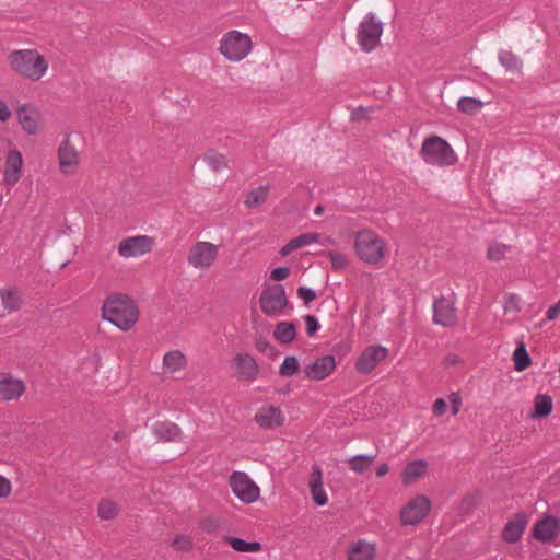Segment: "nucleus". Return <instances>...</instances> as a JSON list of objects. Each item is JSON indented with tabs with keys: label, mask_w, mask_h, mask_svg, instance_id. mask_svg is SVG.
<instances>
[{
	"label": "nucleus",
	"mask_w": 560,
	"mask_h": 560,
	"mask_svg": "<svg viewBox=\"0 0 560 560\" xmlns=\"http://www.w3.org/2000/svg\"><path fill=\"white\" fill-rule=\"evenodd\" d=\"M12 116V113L8 105L0 100V121H7Z\"/></svg>",
	"instance_id": "nucleus-55"
},
{
	"label": "nucleus",
	"mask_w": 560,
	"mask_h": 560,
	"mask_svg": "<svg viewBox=\"0 0 560 560\" xmlns=\"http://www.w3.org/2000/svg\"><path fill=\"white\" fill-rule=\"evenodd\" d=\"M153 434L159 441L179 442L183 439L180 428L171 421H159L152 427Z\"/></svg>",
	"instance_id": "nucleus-23"
},
{
	"label": "nucleus",
	"mask_w": 560,
	"mask_h": 560,
	"mask_svg": "<svg viewBox=\"0 0 560 560\" xmlns=\"http://www.w3.org/2000/svg\"><path fill=\"white\" fill-rule=\"evenodd\" d=\"M224 541L238 552H257L261 550V544L259 541H246L234 536H225Z\"/></svg>",
	"instance_id": "nucleus-30"
},
{
	"label": "nucleus",
	"mask_w": 560,
	"mask_h": 560,
	"mask_svg": "<svg viewBox=\"0 0 560 560\" xmlns=\"http://www.w3.org/2000/svg\"><path fill=\"white\" fill-rule=\"evenodd\" d=\"M282 410L276 406H262L254 416V421L264 430H275L284 423Z\"/></svg>",
	"instance_id": "nucleus-13"
},
{
	"label": "nucleus",
	"mask_w": 560,
	"mask_h": 560,
	"mask_svg": "<svg viewBox=\"0 0 560 560\" xmlns=\"http://www.w3.org/2000/svg\"><path fill=\"white\" fill-rule=\"evenodd\" d=\"M511 250V246L501 244V243H494L489 246L487 257L490 260L499 261L503 259L508 252Z\"/></svg>",
	"instance_id": "nucleus-41"
},
{
	"label": "nucleus",
	"mask_w": 560,
	"mask_h": 560,
	"mask_svg": "<svg viewBox=\"0 0 560 560\" xmlns=\"http://www.w3.org/2000/svg\"><path fill=\"white\" fill-rule=\"evenodd\" d=\"M389 470V467L387 464H382L376 468V476L377 477H384Z\"/></svg>",
	"instance_id": "nucleus-56"
},
{
	"label": "nucleus",
	"mask_w": 560,
	"mask_h": 560,
	"mask_svg": "<svg viewBox=\"0 0 560 560\" xmlns=\"http://www.w3.org/2000/svg\"><path fill=\"white\" fill-rule=\"evenodd\" d=\"M348 560H375V548L364 540H359L350 550Z\"/></svg>",
	"instance_id": "nucleus-28"
},
{
	"label": "nucleus",
	"mask_w": 560,
	"mask_h": 560,
	"mask_svg": "<svg viewBox=\"0 0 560 560\" xmlns=\"http://www.w3.org/2000/svg\"><path fill=\"white\" fill-rule=\"evenodd\" d=\"M433 413L435 416H442L446 411V401L443 398H438L432 407Z\"/></svg>",
	"instance_id": "nucleus-53"
},
{
	"label": "nucleus",
	"mask_w": 560,
	"mask_h": 560,
	"mask_svg": "<svg viewBox=\"0 0 560 560\" xmlns=\"http://www.w3.org/2000/svg\"><path fill=\"white\" fill-rule=\"evenodd\" d=\"M255 347L259 352L266 353L268 357H272L278 353L273 346H271L264 337L255 339Z\"/></svg>",
	"instance_id": "nucleus-44"
},
{
	"label": "nucleus",
	"mask_w": 560,
	"mask_h": 560,
	"mask_svg": "<svg viewBox=\"0 0 560 560\" xmlns=\"http://www.w3.org/2000/svg\"><path fill=\"white\" fill-rule=\"evenodd\" d=\"M58 161L60 171L63 174H71L80 162L79 153L68 138L58 148Z\"/></svg>",
	"instance_id": "nucleus-18"
},
{
	"label": "nucleus",
	"mask_w": 560,
	"mask_h": 560,
	"mask_svg": "<svg viewBox=\"0 0 560 560\" xmlns=\"http://www.w3.org/2000/svg\"><path fill=\"white\" fill-rule=\"evenodd\" d=\"M310 491L317 505L324 506L327 504L328 498L323 488V472L318 465L312 467Z\"/></svg>",
	"instance_id": "nucleus-24"
},
{
	"label": "nucleus",
	"mask_w": 560,
	"mask_h": 560,
	"mask_svg": "<svg viewBox=\"0 0 560 560\" xmlns=\"http://www.w3.org/2000/svg\"><path fill=\"white\" fill-rule=\"evenodd\" d=\"M22 163V154L19 151L12 150L8 153L3 173V182L5 184L13 186L19 182L21 177Z\"/></svg>",
	"instance_id": "nucleus-22"
},
{
	"label": "nucleus",
	"mask_w": 560,
	"mask_h": 560,
	"mask_svg": "<svg viewBox=\"0 0 560 560\" xmlns=\"http://www.w3.org/2000/svg\"><path fill=\"white\" fill-rule=\"evenodd\" d=\"M296 293L306 305L316 299L315 291L307 287H299Z\"/></svg>",
	"instance_id": "nucleus-46"
},
{
	"label": "nucleus",
	"mask_w": 560,
	"mask_h": 560,
	"mask_svg": "<svg viewBox=\"0 0 560 560\" xmlns=\"http://www.w3.org/2000/svg\"><path fill=\"white\" fill-rule=\"evenodd\" d=\"M0 299L3 308L8 313L16 312L21 308L23 303V295L16 287H5L0 289Z\"/></svg>",
	"instance_id": "nucleus-25"
},
{
	"label": "nucleus",
	"mask_w": 560,
	"mask_h": 560,
	"mask_svg": "<svg viewBox=\"0 0 560 560\" xmlns=\"http://www.w3.org/2000/svg\"><path fill=\"white\" fill-rule=\"evenodd\" d=\"M22 380L13 377L10 373H0V400L10 401L19 399L25 393Z\"/></svg>",
	"instance_id": "nucleus-16"
},
{
	"label": "nucleus",
	"mask_w": 560,
	"mask_h": 560,
	"mask_svg": "<svg viewBox=\"0 0 560 560\" xmlns=\"http://www.w3.org/2000/svg\"><path fill=\"white\" fill-rule=\"evenodd\" d=\"M230 486L233 493L244 503H253L259 498V487L243 471H234L230 476Z\"/></svg>",
	"instance_id": "nucleus-9"
},
{
	"label": "nucleus",
	"mask_w": 560,
	"mask_h": 560,
	"mask_svg": "<svg viewBox=\"0 0 560 560\" xmlns=\"http://www.w3.org/2000/svg\"><path fill=\"white\" fill-rule=\"evenodd\" d=\"M16 116L19 124L27 135L37 133L39 113L34 106L30 104L21 105L16 110Z\"/></svg>",
	"instance_id": "nucleus-20"
},
{
	"label": "nucleus",
	"mask_w": 560,
	"mask_h": 560,
	"mask_svg": "<svg viewBox=\"0 0 560 560\" xmlns=\"http://www.w3.org/2000/svg\"><path fill=\"white\" fill-rule=\"evenodd\" d=\"M172 546L178 551H189L192 548V540L186 535H176Z\"/></svg>",
	"instance_id": "nucleus-43"
},
{
	"label": "nucleus",
	"mask_w": 560,
	"mask_h": 560,
	"mask_svg": "<svg viewBox=\"0 0 560 560\" xmlns=\"http://www.w3.org/2000/svg\"><path fill=\"white\" fill-rule=\"evenodd\" d=\"M219 257V247L207 241L196 242L187 253V262L197 270H209Z\"/></svg>",
	"instance_id": "nucleus-7"
},
{
	"label": "nucleus",
	"mask_w": 560,
	"mask_h": 560,
	"mask_svg": "<svg viewBox=\"0 0 560 560\" xmlns=\"http://www.w3.org/2000/svg\"><path fill=\"white\" fill-rule=\"evenodd\" d=\"M325 255L329 258L331 268L334 270H341L346 268L348 260L343 254L334 250H328L325 253Z\"/></svg>",
	"instance_id": "nucleus-42"
},
{
	"label": "nucleus",
	"mask_w": 560,
	"mask_h": 560,
	"mask_svg": "<svg viewBox=\"0 0 560 560\" xmlns=\"http://www.w3.org/2000/svg\"><path fill=\"white\" fill-rule=\"evenodd\" d=\"M552 398L549 395H537L535 398V408L533 418H545L552 411Z\"/></svg>",
	"instance_id": "nucleus-33"
},
{
	"label": "nucleus",
	"mask_w": 560,
	"mask_h": 560,
	"mask_svg": "<svg viewBox=\"0 0 560 560\" xmlns=\"http://www.w3.org/2000/svg\"><path fill=\"white\" fill-rule=\"evenodd\" d=\"M289 275L290 269L288 267H278L271 271L270 278L273 281H282L285 280L289 277Z\"/></svg>",
	"instance_id": "nucleus-49"
},
{
	"label": "nucleus",
	"mask_w": 560,
	"mask_h": 560,
	"mask_svg": "<svg viewBox=\"0 0 560 560\" xmlns=\"http://www.w3.org/2000/svg\"><path fill=\"white\" fill-rule=\"evenodd\" d=\"M250 50V37L238 31H230L220 42V51L230 61H241Z\"/></svg>",
	"instance_id": "nucleus-5"
},
{
	"label": "nucleus",
	"mask_w": 560,
	"mask_h": 560,
	"mask_svg": "<svg viewBox=\"0 0 560 560\" xmlns=\"http://www.w3.org/2000/svg\"><path fill=\"white\" fill-rule=\"evenodd\" d=\"M430 509V500L424 495H418L401 510V523L404 525H417L428 515Z\"/></svg>",
	"instance_id": "nucleus-11"
},
{
	"label": "nucleus",
	"mask_w": 560,
	"mask_h": 560,
	"mask_svg": "<svg viewBox=\"0 0 560 560\" xmlns=\"http://www.w3.org/2000/svg\"><path fill=\"white\" fill-rule=\"evenodd\" d=\"M420 154L425 163L440 167L451 166L457 162V155L452 147L439 136L425 138Z\"/></svg>",
	"instance_id": "nucleus-3"
},
{
	"label": "nucleus",
	"mask_w": 560,
	"mask_h": 560,
	"mask_svg": "<svg viewBox=\"0 0 560 560\" xmlns=\"http://www.w3.org/2000/svg\"><path fill=\"white\" fill-rule=\"evenodd\" d=\"M320 234L318 233H304L295 238L290 240L279 252L282 257L288 256L293 250L303 246L319 242Z\"/></svg>",
	"instance_id": "nucleus-27"
},
{
	"label": "nucleus",
	"mask_w": 560,
	"mask_h": 560,
	"mask_svg": "<svg viewBox=\"0 0 560 560\" xmlns=\"http://www.w3.org/2000/svg\"><path fill=\"white\" fill-rule=\"evenodd\" d=\"M11 70L19 77L32 82L46 75L49 63L37 49H16L8 55Z\"/></svg>",
	"instance_id": "nucleus-2"
},
{
	"label": "nucleus",
	"mask_w": 560,
	"mask_h": 560,
	"mask_svg": "<svg viewBox=\"0 0 560 560\" xmlns=\"http://www.w3.org/2000/svg\"><path fill=\"white\" fill-rule=\"evenodd\" d=\"M458 109L465 114L474 115L482 107V102L475 97H462L457 103Z\"/></svg>",
	"instance_id": "nucleus-39"
},
{
	"label": "nucleus",
	"mask_w": 560,
	"mask_h": 560,
	"mask_svg": "<svg viewBox=\"0 0 560 560\" xmlns=\"http://www.w3.org/2000/svg\"><path fill=\"white\" fill-rule=\"evenodd\" d=\"M154 241L148 235H137L124 238L118 244V253L124 258H131L150 253Z\"/></svg>",
	"instance_id": "nucleus-12"
},
{
	"label": "nucleus",
	"mask_w": 560,
	"mask_h": 560,
	"mask_svg": "<svg viewBox=\"0 0 560 560\" xmlns=\"http://www.w3.org/2000/svg\"><path fill=\"white\" fill-rule=\"evenodd\" d=\"M355 254L366 264L375 265L385 255V242L373 231L363 230L357 233L353 244Z\"/></svg>",
	"instance_id": "nucleus-4"
},
{
	"label": "nucleus",
	"mask_w": 560,
	"mask_h": 560,
	"mask_svg": "<svg viewBox=\"0 0 560 560\" xmlns=\"http://www.w3.org/2000/svg\"><path fill=\"white\" fill-rule=\"evenodd\" d=\"M560 314V300L550 306L546 312V318L548 320H555Z\"/></svg>",
	"instance_id": "nucleus-54"
},
{
	"label": "nucleus",
	"mask_w": 560,
	"mask_h": 560,
	"mask_svg": "<svg viewBox=\"0 0 560 560\" xmlns=\"http://www.w3.org/2000/svg\"><path fill=\"white\" fill-rule=\"evenodd\" d=\"M499 61L502 67L509 72L521 73L522 61L521 59L510 50H501L499 52Z\"/></svg>",
	"instance_id": "nucleus-32"
},
{
	"label": "nucleus",
	"mask_w": 560,
	"mask_h": 560,
	"mask_svg": "<svg viewBox=\"0 0 560 560\" xmlns=\"http://www.w3.org/2000/svg\"><path fill=\"white\" fill-rule=\"evenodd\" d=\"M376 455H363L359 454L349 459V467L351 470L362 474L365 471L375 460Z\"/></svg>",
	"instance_id": "nucleus-36"
},
{
	"label": "nucleus",
	"mask_w": 560,
	"mask_h": 560,
	"mask_svg": "<svg viewBox=\"0 0 560 560\" xmlns=\"http://www.w3.org/2000/svg\"><path fill=\"white\" fill-rule=\"evenodd\" d=\"M336 369V360L331 354L316 359L304 369L305 377L311 381H322L328 377Z\"/></svg>",
	"instance_id": "nucleus-15"
},
{
	"label": "nucleus",
	"mask_w": 560,
	"mask_h": 560,
	"mask_svg": "<svg viewBox=\"0 0 560 560\" xmlns=\"http://www.w3.org/2000/svg\"><path fill=\"white\" fill-rule=\"evenodd\" d=\"M434 323L444 327H452L457 322L456 310L454 307V301L441 296L434 301Z\"/></svg>",
	"instance_id": "nucleus-14"
},
{
	"label": "nucleus",
	"mask_w": 560,
	"mask_h": 560,
	"mask_svg": "<svg viewBox=\"0 0 560 560\" xmlns=\"http://www.w3.org/2000/svg\"><path fill=\"white\" fill-rule=\"evenodd\" d=\"M389 355V350L381 345L366 347L355 361V370L360 374L371 373L381 362Z\"/></svg>",
	"instance_id": "nucleus-10"
},
{
	"label": "nucleus",
	"mask_w": 560,
	"mask_h": 560,
	"mask_svg": "<svg viewBox=\"0 0 560 560\" xmlns=\"http://www.w3.org/2000/svg\"><path fill=\"white\" fill-rule=\"evenodd\" d=\"M559 533V524L557 517L549 515L539 520L534 528L533 536L542 542H548L553 540Z\"/></svg>",
	"instance_id": "nucleus-21"
},
{
	"label": "nucleus",
	"mask_w": 560,
	"mask_h": 560,
	"mask_svg": "<svg viewBox=\"0 0 560 560\" xmlns=\"http://www.w3.org/2000/svg\"><path fill=\"white\" fill-rule=\"evenodd\" d=\"M268 194V186H259L246 195L244 203L247 208H256L267 200Z\"/></svg>",
	"instance_id": "nucleus-34"
},
{
	"label": "nucleus",
	"mask_w": 560,
	"mask_h": 560,
	"mask_svg": "<svg viewBox=\"0 0 560 560\" xmlns=\"http://www.w3.org/2000/svg\"><path fill=\"white\" fill-rule=\"evenodd\" d=\"M303 319L305 322L307 335L313 336L320 328L318 320L316 319L315 316L305 315Z\"/></svg>",
	"instance_id": "nucleus-47"
},
{
	"label": "nucleus",
	"mask_w": 560,
	"mask_h": 560,
	"mask_svg": "<svg viewBox=\"0 0 560 560\" xmlns=\"http://www.w3.org/2000/svg\"><path fill=\"white\" fill-rule=\"evenodd\" d=\"M527 525V516L525 513H516L513 518L509 520L502 529V539L505 542L514 544L522 538Z\"/></svg>",
	"instance_id": "nucleus-19"
},
{
	"label": "nucleus",
	"mask_w": 560,
	"mask_h": 560,
	"mask_svg": "<svg viewBox=\"0 0 560 560\" xmlns=\"http://www.w3.org/2000/svg\"><path fill=\"white\" fill-rule=\"evenodd\" d=\"M97 513L102 520H113L118 514V505L112 500H102Z\"/></svg>",
	"instance_id": "nucleus-38"
},
{
	"label": "nucleus",
	"mask_w": 560,
	"mask_h": 560,
	"mask_svg": "<svg viewBox=\"0 0 560 560\" xmlns=\"http://www.w3.org/2000/svg\"><path fill=\"white\" fill-rule=\"evenodd\" d=\"M233 366L240 380L254 381L259 374V365L248 353H236L233 358Z\"/></svg>",
	"instance_id": "nucleus-17"
},
{
	"label": "nucleus",
	"mask_w": 560,
	"mask_h": 560,
	"mask_svg": "<svg viewBox=\"0 0 560 560\" xmlns=\"http://www.w3.org/2000/svg\"><path fill=\"white\" fill-rule=\"evenodd\" d=\"M273 337L281 343H291L296 337V327L291 322H280L275 327Z\"/></svg>",
	"instance_id": "nucleus-29"
},
{
	"label": "nucleus",
	"mask_w": 560,
	"mask_h": 560,
	"mask_svg": "<svg viewBox=\"0 0 560 560\" xmlns=\"http://www.w3.org/2000/svg\"><path fill=\"white\" fill-rule=\"evenodd\" d=\"M203 160L214 172H220L228 166L226 158L215 151H209Z\"/></svg>",
	"instance_id": "nucleus-37"
},
{
	"label": "nucleus",
	"mask_w": 560,
	"mask_h": 560,
	"mask_svg": "<svg viewBox=\"0 0 560 560\" xmlns=\"http://www.w3.org/2000/svg\"><path fill=\"white\" fill-rule=\"evenodd\" d=\"M382 33V22L377 21L373 13H369L358 28V43L362 50L370 52L375 49L380 44Z\"/></svg>",
	"instance_id": "nucleus-8"
},
{
	"label": "nucleus",
	"mask_w": 560,
	"mask_h": 560,
	"mask_svg": "<svg viewBox=\"0 0 560 560\" xmlns=\"http://www.w3.org/2000/svg\"><path fill=\"white\" fill-rule=\"evenodd\" d=\"M520 298L516 294H508L504 300V311L505 312H520Z\"/></svg>",
	"instance_id": "nucleus-45"
},
{
	"label": "nucleus",
	"mask_w": 560,
	"mask_h": 560,
	"mask_svg": "<svg viewBox=\"0 0 560 560\" xmlns=\"http://www.w3.org/2000/svg\"><path fill=\"white\" fill-rule=\"evenodd\" d=\"M102 316L122 331L135 327L140 312L136 301L127 294L108 296L102 307Z\"/></svg>",
	"instance_id": "nucleus-1"
},
{
	"label": "nucleus",
	"mask_w": 560,
	"mask_h": 560,
	"mask_svg": "<svg viewBox=\"0 0 560 560\" xmlns=\"http://www.w3.org/2000/svg\"><path fill=\"white\" fill-rule=\"evenodd\" d=\"M427 469V463L422 459L409 463L402 471L404 483H410L421 477Z\"/></svg>",
	"instance_id": "nucleus-31"
},
{
	"label": "nucleus",
	"mask_w": 560,
	"mask_h": 560,
	"mask_svg": "<svg viewBox=\"0 0 560 560\" xmlns=\"http://www.w3.org/2000/svg\"><path fill=\"white\" fill-rule=\"evenodd\" d=\"M372 110L371 107H358V108H354L352 112H351V120L353 121H360V120H364V119H369V113Z\"/></svg>",
	"instance_id": "nucleus-48"
},
{
	"label": "nucleus",
	"mask_w": 560,
	"mask_h": 560,
	"mask_svg": "<svg viewBox=\"0 0 560 560\" xmlns=\"http://www.w3.org/2000/svg\"><path fill=\"white\" fill-rule=\"evenodd\" d=\"M314 213H315L316 215H320V214H323V213H324V207H323L322 205H317V206L315 207V209H314Z\"/></svg>",
	"instance_id": "nucleus-57"
},
{
	"label": "nucleus",
	"mask_w": 560,
	"mask_h": 560,
	"mask_svg": "<svg viewBox=\"0 0 560 560\" xmlns=\"http://www.w3.org/2000/svg\"><path fill=\"white\" fill-rule=\"evenodd\" d=\"M260 310L269 317L281 316L289 305V300L282 284L265 288L259 298Z\"/></svg>",
	"instance_id": "nucleus-6"
},
{
	"label": "nucleus",
	"mask_w": 560,
	"mask_h": 560,
	"mask_svg": "<svg viewBox=\"0 0 560 560\" xmlns=\"http://www.w3.org/2000/svg\"><path fill=\"white\" fill-rule=\"evenodd\" d=\"M514 369L518 372L526 370L532 364V359L525 343L520 342L513 352Z\"/></svg>",
	"instance_id": "nucleus-35"
},
{
	"label": "nucleus",
	"mask_w": 560,
	"mask_h": 560,
	"mask_svg": "<svg viewBox=\"0 0 560 560\" xmlns=\"http://www.w3.org/2000/svg\"><path fill=\"white\" fill-rule=\"evenodd\" d=\"M300 364L299 360L294 355H288L279 368V374L284 377H290L299 372Z\"/></svg>",
	"instance_id": "nucleus-40"
},
{
	"label": "nucleus",
	"mask_w": 560,
	"mask_h": 560,
	"mask_svg": "<svg viewBox=\"0 0 560 560\" xmlns=\"http://www.w3.org/2000/svg\"><path fill=\"white\" fill-rule=\"evenodd\" d=\"M201 528L206 532H214L218 529L219 527V522L218 520L213 518V517H206L201 521V524H200Z\"/></svg>",
	"instance_id": "nucleus-52"
},
{
	"label": "nucleus",
	"mask_w": 560,
	"mask_h": 560,
	"mask_svg": "<svg viewBox=\"0 0 560 560\" xmlns=\"http://www.w3.org/2000/svg\"><path fill=\"white\" fill-rule=\"evenodd\" d=\"M125 436H126L125 432H122V431H121V432H117V433H115V435H114V440H115L116 442H119V441H120V440H122Z\"/></svg>",
	"instance_id": "nucleus-58"
},
{
	"label": "nucleus",
	"mask_w": 560,
	"mask_h": 560,
	"mask_svg": "<svg viewBox=\"0 0 560 560\" xmlns=\"http://www.w3.org/2000/svg\"><path fill=\"white\" fill-rule=\"evenodd\" d=\"M187 366V358L180 350H172L163 357V371L173 374L184 370Z\"/></svg>",
	"instance_id": "nucleus-26"
},
{
	"label": "nucleus",
	"mask_w": 560,
	"mask_h": 560,
	"mask_svg": "<svg viewBox=\"0 0 560 560\" xmlns=\"http://www.w3.org/2000/svg\"><path fill=\"white\" fill-rule=\"evenodd\" d=\"M11 491H12L11 481L0 475V499L9 497Z\"/></svg>",
	"instance_id": "nucleus-51"
},
{
	"label": "nucleus",
	"mask_w": 560,
	"mask_h": 560,
	"mask_svg": "<svg viewBox=\"0 0 560 560\" xmlns=\"http://www.w3.org/2000/svg\"><path fill=\"white\" fill-rule=\"evenodd\" d=\"M448 398L451 402L452 415L456 416L459 412L462 406L460 395L458 393L453 392Z\"/></svg>",
	"instance_id": "nucleus-50"
}]
</instances>
